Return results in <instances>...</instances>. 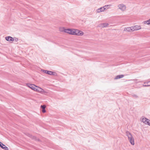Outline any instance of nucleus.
I'll list each match as a JSON object with an SVG mask.
<instances>
[{
	"instance_id": "nucleus-1",
	"label": "nucleus",
	"mask_w": 150,
	"mask_h": 150,
	"mask_svg": "<svg viewBox=\"0 0 150 150\" xmlns=\"http://www.w3.org/2000/svg\"><path fill=\"white\" fill-rule=\"evenodd\" d=\"M126 133V135L128 137V140L131 144L132 145H134V139L131 133L128 131H127Z\"/></svg>"
},
{
	"instance_id": "nucleus-2",
	"label": "nucleus",
	"mask_w": 150,
	"mask_h": 150,
	"mask_svg": "<svg viewBox=\"0 0 150 150\" xmlns=\"http://www.w3.org/2000/svg\"><path fill=\"white\" fill-rule=\"evenodd\" d=\"M74 35H82L83 34V33L79 30L74 29Z\"/></svg>"
},
{
	"instance_id": "nucleus-3",
	"label": "nucleus",
	"mask_w": 150,
	"mask_h": 150,
	"mask_svg": "<svg viewBox=\"0 0 150 150\" xmlns=\"http://www.w3.org/2000/svg\"><path fill=\"white\" fill-rule=\"evenodd\" d=\"M74 29H64V31L69 34L74 35Z\"/></svg>"
},
{
	"instance_id": "nucleus-4",
	"label": "nucleus",
	"mask_w": 150,
	"mask_h": 150,
	"mask_svg": "<svg viewBox=\"0 0 150 150\" xmlns=\"http://www.w3.org/2000/svg\"><path fill=\"white\" fill-rule=\"evenodd\" d=\"M26 85L27 86L35 91L37 88L36 87H37V86H36L34 84H31L30 83H28Z\"/></svg>"
},
{
	"instance_id": "nucleus-5",
	"label": "nucleus",
	"mask_w": 150,
	"mask_h": 150,
	"mask_svg": "<svg viewBox=\"0 0 150 150\" xmlns=\"http://www.w3.org/2000/svg\"><path fill=\"white\" fill-rule=\"evenodd\" d=\"M109 5H105L103 7H101L100 8H98V9L96 10V11L97 13H100L102 11H103L105 10L106 9V7H107Z\"/></svg>"
},
{
	"instance_id": "nucleus-6",
	"label": "nucleus",
	"mask_w": 150,
	"mask_h": 150,
	"mask_svg": "<svg viewBox=\"0 0 150 150\" xmlns=\"http://www.w3.org/2000/svg\"><path fill=\"white\" fill-rule=\"evenodd\" d=\"M35 91L40 92L42 93H44L45 92L44 90L42 88L37 86Z\"/></svg>"
},
{
	"instance_id": "nucleus-7",
	"label": "nucleus",
	"mask_w": 150,
	"mask_h": 150,
	"mask_svg": "<svg viewBox=\"0 0 150 150\" xmlns=\"http://www.w3.org/2000/svg\"><path fill=\"white\" fill-rule=\"evenodd\" d=\"M118 7L122 11H124L126 9L125 6L123 4H119L118 5Z\"/></svg>"
},
{
	"instance_id": "nucleus-8",
	"label": "nucleus",
	"mask_w": 150,
	"mask_h": 150,
	"mask_svg": "<svg viewBox=\"0 0 150 150\" xmlns=\"http://www.w3.org/2000/svg\"><path fill=\"white\" fill-rule=\"evenodd\" d=\"M0 147L5 150H8V148L1 142H0Z\"/></svg>"
},
{
	"instance_id": "nucleus-9",
	"label": "nucleus",
	"mask_w": 150,
	"mask_h": 150,
	"mask_svg": "<svg viewBox=\"0 0 150 150\" xmlns=\"http://www.w3.org/2000/svg\"><path fill=\"white\" fill-rule=\"evenodd\" d=\"M28 136L29 137H30L31 139H34V140H36V141L37 140L38 141H40V139L35 136H33L32 135L29 134H28Z\"/></svg>"
},
{
	"instance_id": "nucleus-10",
	"label": "nucleus",
	"mask_w": 150,
	"mask_h": 150,
	"mask_svg": "<svg viewBox=\"0 0 150 150\" xmlns=\"http://www.w3.org/2000/svg\"><path fill=\"white\" fill-rule=\"evenodd\" d=\"M109 24L108 23H104L100 24L98 25V27L101 28H104L108 26Z\"/></svg>"
},
{
	"instance_id": "nucleus-11",
	"label": "nucleus",
	"mask_w": 150,
	"mask_h": 150,
	"mask_svg": "<svg viewBox=\"0 0 150 150\" xmlns=\"http://www.w3.org/2000/svg\"><path fill=\"white\" fill-rule=\"evenodd\" d=\"M132 28L133 29V31H134L140 29L141 28V27L140 26L136 25L132 26Z\"/></svg>"
},
{
	"instance_id": "nucleus-12",
	"label": "nucleus",
	"mask_w": 150,
	"mask_h": 150,
	"mask_svg": "<svg viewBox=\"0 0 150 150\" xmlns=\"http://www.w3.org/2000/svg\"><path fill=\"white\" fill-rule=\"evenodd\" d=\"M132 26L131 27H128L127 28H125L124 29V31H127L129 32H132L133 31V29L132 28Z\"/></svg>"
},
{
	"instance_id": "nucleus-13",
	"label": "nucleus",
	"mask_w": 150,
	"mask_h": 150,
	"mask_svg": "<svg viewBox=\"0 0 150 150\" xmlns=\"http://www.w3.org/2000/svg\"><path fill=\"white\" fill-rule=\"evenodd\" d=\"M6 40L9 41H13V38L11 36H7L5 37Z\"/></svg>"
},
{
	"instance_id": "nucleus-14",
	"label": "nucleus",
	"mask_w": 150,
	"mask_h": 150,
	"mask_svg": "<svg viewBox=\"0 0 150 150\" xmlns=\"http://www.w3.org/2000/svg\"><path fill=\"white\" fill-rule=\"evenodd\" d=\"M46 107V106L45 105H41L40 108L42 109V112L43 113H45L46 112V110L45 108Z\"/></svg>"
},
{
	"instance_id": "nucleus-15",
	"label": "nucleus",
	"mask_w": 150,
	"mask_h": 150,
	"mask_svg": "<svg viewBox=\"0 0 150 150\" xmlns=\"http://www.w3.org/2000/svg\"><path fill=\"white\" fill-rule=\"evenodd\" d=\"M124 76L123 75H119L117 76L115 78V79H120L121 78H123Z\"/></svg>"
},
{
	"instance_id": "nucleus-16",
	"label": "nucleus",
	"mask_w": 150,
	"mask_h": 150,
	"mask_svg": "<svg viewBox=\"0 0 150 150\" xmlns=\"http://www.w3.org/2000/svg\"><path fill=\"white\" fill-rule=\"evenodd\" d=\"M142 121L144 123H146V121L148 120V119L144 117H143L142 118Z\"/></svg>"
},
{
	"instance_id": "nucleus-17",
	"label": "nucleus",
	"mask_w": 150,
	"mask_h": 150,
	"mask_svg": "<svg viewBox=\"0 0 150 150\" xmlns=\"http://www.w3.org/2000/svg\"><path fill=\"white\" fill-rule=\"evenodd\" d=\"M42 71L43 72H44L50 75V74L51 71H49L45 70H42Z\"/></svg>"
},
{
	"instance_id": "nucleus-18",
	"label": "nucleus",
	"mask_w": 150,
	"mask_h": 150,
	"mask_svg": "<svg viewBox=\"0 0 150 150\" xmlns=\"http://www.w3.org/2000/svg\"><path fill=\"white\" fill-rule=\"evenodd\" d=\"M144 24L146 23L147 25H150V18L148 20L144 21L143 22Z\"/></svg>"
},
{
	"instance_id": "nucleus-19",
	"label": "nucleus",
	"mask_w": 150,
	"mask_h": 150,
	"mask_svg": "<svg viewBox=\"0 0 150 150\" xmlns=\"http://www.w3.org/2000/svg\"><path fill=\"white\" fill-rule=\"evenodd\" d=\"M50 75H52L54 76H57V74L54 72L51 71Z\"/></svg>"
},
{
	"instance_id": "nucleus-20",
	"label": "nucleus",
	"mask_w": 150,
	"mask_h": 150,
	"mask_svg": "<svg viewBox=\"0 0 150 150\" xmlns=\"http://www.w3.org/2000/svg\"><path fill=\"white\" fill-rule=\"evenodd\" d=\"M148 120H147L146 123L145 124L148 125L150 126V120L148 119Z\"/></svg>"
},
{
	"instance_id": "nucleus-21",
	"label": "nucleus",
	"mask_w": 150,
	"mask_h": 150,
	"mask_svg": "<svg viewBox=\"0 0 150 150\" xmlns=\"http://www.w3.org/2000/svg\"><path fill=\"white\" fill-rule=\"evenodd\" d=\"M13 41L15 40L16 42H17L18 40V39L16 37L13 38Z\"/></svg>"
},
{
	"instance_id": "nucleus-22",
	"label": "nucleus",
	"mask_w": 150,
	"mask_h": 150,
	"mask_svg": "<svg viewBox=\"0 0 150 150\" xmlns=\"http://www.w3.org/2000/svg\"><path fill=\"white\" fill-rule=\"evenodd\" d=\"M132 96L133 97H134L136 98H138V96H137V95H136L134 94H133L132 95Z\"/></svg>"
},
{
	"instance_id": "nucleus-23",
	"label": "nucleus",
	"mask_w": 150,
	"mask_h": 150,
	"mask_svg": "<svg viewBox=\"0 0 150 150\" xmlns=\"http://www.w3.org/2000/svg\"><path fill=\"white\" fill-rule=\"evenodd\" d=\"M149 83L148 82V83H147V84H148L147 85H143V86H150V85H148V83Z\"/></svg>"
},
{
	"instance_id": "nucleus-24",
	"label": "nucleus",
	"mask_w": 150,
	"mask_h": 150,
	"mask_svg": "<svg viewBox=\"0 0 150 150\" xmlns=\"http://www.w3.org/2000/svg\"><path fill=\"white\" fill-rule=\"evenodd\" d=\"M148 85H150V84H148Z\"/></svg>"
}]
</instances>
